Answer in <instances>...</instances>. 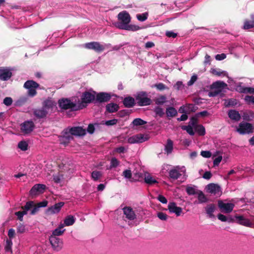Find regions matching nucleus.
Wrapping results in <instances>:
<instances>
[{
  "instance_id": "1",
  "label": "nucleus",
  "mask_w": 254,
  "mask_h": 254,
  "mask_svg": "<svg viewBox=\"0 0 254 254\" xmlns=\"http://www.w3.org/2000/svg\"><path fill=\"white\" fill-rule=\"evenodd\" d=\"M96 94V92L95 91H86L83 92L81 96V102L79 104V108L82 109L86 108L87 104L91 103L95 104Z\"/></svg>"
},
{
  "instance_id": "2",
  "label": "nucleus",
  "mask_w": 254,
  "mask_h": 254,
  "mask_svg": "<svg viewBox=\"0 0 254 254\" xmlns=\"http://www.w3.org/2000/svg\"><path fill=\"white\" fill-rule=\"evenodd\" d=\"M53 107V103L50 100L45 101L41 108L33 110L34 116L38 119H44L47 117L48 110Z\"/></svg>"
},
{
  "instance_id": "3",
  "label": "nucleus",
  "mask_w": 254,
  "mask_h": 254,
  "mask_svg": "<svg viewBox=\"0 0 254 254\" xmlns=\"http://www.w3.org/2000/svg\"><path fill=\"white\" fill-rule=\"evenodd\" d=\"M227 86V84L223 81H216L214 82L211 85V90L208 93L209 97H215L220 94V97L224 95V93H221L222 89Z\"/></svg>"
},
{
  "instance_id": "4",
  "label": "nucleus",
  "mask_w": 254,
  "mask_h": 254,
  "mask_svg": "<svg viewBox=\"0 0 254 254\" xmlns=\"http://www.w3.org/2000/svg\"><path fill=\"white\" fill-rule=\"evenodd\" d=\"M135 99L137 104L139 106L150 105L152 103L151 99L148 97L147 92L145 91L138 92L135 96Z\"/></svg>"
},
{
  "instance_id": "5",
  "label": "nucleus",
  "mask_w": 254,
  "mask_h": 254,
  "mask_svg": "<svg viewBox=\"0 0 254 254\" xmlns=\"http://www.w3.org/2000/svg\"><path fill=\"white\" fill-rule=\"evenodd\" d=\"M59 106L60 108L63 110L70 109L72 111H77L79 108V106H77L76 104L67 98H62L58 101Z\"/></svg>"
},
{
  "instance_id": "6",
  "label": "nucleus",
  "mask_w": 254,
  "mask_h": 254,
  "mask_svg": "<svg viewBox=\"0 0 254 254\" xmlns=\"http://www.w3.org/2000/svg\"><path fill=\"white\" fill-rule=\"evenodd\" d=\"M118 18L120 22L117 23V27L120 29L129 24L131 20L129 14L126 11L120 12L118 15Z\"/></svg>"
},
{
  "instance_id": "7",
  "label": "nucleus",
  "mask_w": 254,
  "mask_h": 254,
  "mask_svg": "<svg viewBox=\"0 0 254 254\" xmlns=\"http://www.w3.org/2000/svg\"><path fill=\"white\" fill-rule=\"evenodd\" d=\"M254 130V126L252 124L247 122L240 123L239 127L237 129V131L242 135L252 133Z\"/></svg>"
},
{
  "instance_id": "8",
  "label": "nucleus",
  "mask_w": 254,
  "mask_h": 254,
  "mask_svg": "<svg viewBox=\"0 0 254 254\" xmlns=\"http://www.w3.org/2000/svg\"><path fill=\"white\" fill-rule=\"evenodd\" d=\"M39 86V84L32 80L26 81L23 85L25 88L28 89V95L30 97H34L37 94L36 89Z\"/></svg>"
},
{
  "instance_id": "9",
  "label": "nucleus",
  "mask_w": 254,
  "mask_h": 254,
  "mask_svg": "<svg viewBox=\"0 0 254 254\" xmlns=\"http://www.w3.org/2000/svg\"><path fill=\"white\" fill-rule=\"evenodd\" d=\"M84 47L87 49L93 50L96 53H101L105 50V47L98 42H91L85 43Z\"/></svg>"
},
{
  "instance_id": "10",
  "label": "nucleus",
  "mask_w": 254,
  "mask_h": 254,
  "mask_svg": "<svg viewBox=\"0 0 254 254\" xmlns=\"http://www.w3.org/2000/svg\"><path fill=\"white\" fill-rule=\"evenodd\" d=\"M112 97L110 93L107 92H101L96 94L95 104L103 103L109 102Z\"/></svg>"
},
{
  "instance_id": "11",
  "label": "nucleus",
  "mask_w": 254,
  "mask_h": 254,
  "mask_svg": "<svg viewBox=\"0 0 254 254\" xmlns=\"http://www.w3.org/2000/svg\"><path fill=\"white\" fill-rule=\"evenodd\" d=\"M21 130L24 134L31 133L35 128V125L32 121H26L20 125Z\"/></svg>"
},
{
  "instance_id": "12",
  "label": "nucleus",
  "mask_w": 254,
  "mask_h": 254,
  "mask_svg": "<svg viewBox=\"0 0 254 254\" xmlns=\"http://www.w3.org/2000/svg\"><path fill=\"white\" fill-rule=\"evenodd\" d=\"M49 241L53 249L56 251H60L63 248V242L60 238L50 236Z\"/></svg>"
},
{
  "instance_id": "13",
  "label": "nucleus",
  "mask_w": 254,
  "mask_h": 254,
  "mask_svg": "<svg viewBox=\"0 0 254 254\" xmlns=\"http://www.w3.org/2000/svg\"><path fill=\"white\" fill-rule=\"evenodd\" d=\"M218 206L221 212L229 213L233 210L234 204L231 203H224L222 200H219Z\"/></svg>"
},
{
  "instance_id": "14",
  "label": "nucleus",
  "mask_w": 254,
  "mask_h": 254,
  "mask_svg": "<svg viewBox=\"0 0 254 254\" xmlns=\"http://www.w3.org/2000/svg\"><path fill=\"white\" fill-rule=\"evenodd\" d=\"M72 139H73V137L67 128L64 130L63 132V134L61 136L59 140L61 144H63L66 146L68 144L70 141Z\"/></svg>"
},
{
  "instance_id": "15",
  "label": "nucleus",
  "mask_w": 254,
  "mask_h": 254,
  "mask_svg": "<svg viewBox=\"0 0 254 254\" xmlns=\"http://www.w3.org/2000/svg\"><path fill=\"white\" fill-rule=\"evenodd\" d=\"M235 218L236 219V223L246 227H252L253 224L250 220L246 218L244 216L236 214Z\"/></svg>"
},
{
  "instance_id": "16",
  "label": "nucleus",
  "mask_w": 254,
  "mask_h": 254,
  "mask_svg": "<svg viewBox=\"0 0 254 254\" xmlns=\"http://www.w3.org/2000/svg\"><path fill=\"white\" fill-rule=\"evenodd\" d=\"M46 188V186L43 184L35 185L30 190V195L34 196L38 194V193H43Z\"/></svg>"
},
{
  "instance_id": "17",
  "label": "nucleus",
  "mask_w": 254,
  "mask_h": 254,
  "mask_svg": "<svg viewBox=\"0 0 254 254\" xmlns=\"http://www.w3.org/2000/svg\"><path fill=\"white\" fill-rule=\"evenodd\" d=\"M124 214L128 220H133L136 218V215L133 209L130 206H125L123 208Z\"/></svg>"
},
{
  "instance_id": "18",
  "label": "nucleus",
  "mask_w": 254,
  "mask_h": 254,
  "mask_svg": "<svg viewBox=\"0 0 254 254\" xmlns=\"http://www.w3.org/2000/svg\"><path fill=\"white\" fill-rule=\"evenodd\" d=\"M71 135L84 136L86 134V130L81 127H74L68 129Z\"/></svg>"
},
{
  "instance_id": "19",
  "label": "nucleus",
  "mask_w": 254,
  "mask_h": 254,
  "mask_svg": "<svg viewBox=\"0 0 254 254\" xmlns=\"http://www.w3.org/2000/svg\"><path fill=\"white\" fill-rule=\"evenodd\" d=\"M168 209L170 213H175L177 216H179L182 213V208L177 206L174 202H170L168 206Z\"/></svg>"
},
{
  "instance_id": "20",
  "label": "nucleus",
  "mask_w": 254,
  "mask_h": 254,
  "mask_svg": "<svg viewBox=\"0 0 254 254\" xmlns=\"http://www.w3.org/2000/svg\"><path fill=\"white\" fill-rule=\"evenodd\" d=\"M208 191L209 193L214 194L220 195L222 193L220 187L215 184H209L207 186Z\"/></svg>"
},
{
  "instance_id": "21",
  "label": "nucleus",
  "mask_w": 254,
  "mask_h": 254,
  "mask_svg": "<svg viewBox=\"0 0 254 254\" xmlns=\"http://www.w3.org/2000/svg\"><path fill=\"white\" fill-rule=\"evenodd\" d=\"M12 76V72L6 68H0V79L3 81L8 80Z\"/></svg>"
},
{
  "instance_id": "22",
  "label": "nucleus",
  "mask_w": 254,
  "mask_h": 254,
  "mask_svg": "<svg viewBox=\"0 0 254 254\" xmlns=\"http://www.w3.org/2000/svg\"><path fill=\"white\" fill-rule=\"evenodd\" d=\"M64 202H60L56 203L53 206L49 207L47 210V213L50 214L57 213L60 212L61 208L64 206Z\"/></svg>"
},
{
  "instance_id": "23",
  "label": "nucleus",
  "mask_w": 254,
  "mask_h": 254,
  "mask_svg": "<svg viewBox=\"0 0 254 254\" xmlns=\"http://www.w3.org/2000/svg\"><path fill=\"white\" fill-rule=\"evenodd\" d=\"M119 109V106L116 103H111L106 106V112L109 113L116 112Z\"/></svg>"
},
{
  "instance_id": "24",
  "label": "nucleus",
  "mask_w": 254,
  "mask_h": 254,
  "mask_svg": "<svg viewBox=\"0 0 254 254\" xmlns=\"http://www.w3.org/2000/svg\"><path fill=\"white\" fill-rule=\"evenodd\" d=\"M123 102L125 107L128 108H132L135 105L134 99L130 96L125 98Z\"/></svg>"
},
{
  "instance_id": "25",
  "label": "nucleus",
  "mask_w": 254,
  "mask_h": 254,
  "mask_svg": "<svg viewBox=\"0 0 254 254\" xmlns=\"http://www.w3.org/2000/svg\"><path fill=\"white\" fill-rule=\"evenodd\" d=\"M228 115L231 120L239 121L241 119V115L239 112L235 110H231L228 112Z\"/></svg>"
},
{
  "instance_id": "26",
  "label": "nucleus",
  "mask_w": 254,
  "mask_h": 254,
  "mask_svg": "<svg viewBox=\"0 0 254 254\" xmlns=\"http://www.w3.org/2000/svg\"><path fill=\"white\" fill-rule=\"evenodd\" d=\"M216 209V206L214 204H210L205 207L206 213L208 214L210 218H214V215L213 212Z\"/></svg>"
},
{
  "instance_id": "27",
  "label": "nucleus",
  "mask_w": 254,
  "mask_h": 254,
  "mask_svg": "<svg viewBox=\"0 0 254 254\" xmlns=\"http://www.w3.org/2000/svg\"><path fill=\"white\" fill-rule=\"evenodd\" d=\"M254 27V16L251 15V20H246L244 22L243 29L248 30L249 29Z\"/></svg>"
},
{
  "instance_id": "28",
  "label": "nucleus",
  "mask_w": 254,
  "mask_h": 254,
  "mask_svg": "<svg viewBox=\"0 0 254 254\" xmlns=\"http://www.w3.org/2000/svg\"><path fill=\"white\" fill-rule=\"evenodd\" d=\"M34 206V201H27L25 205L23 206H22V209L23 210V211H21L24 216V215H26L27 214V211L29 210H30L33 206Z\"/></svg>"
},
{
  "instance_id": "29",
  "label": "nucleus",
  "mask_w": 254,
  "mask_h": 254,
  "mask_svg": "<svg viewBox=\"0 0 254 254\" xmlns=\"http://www.w3.org/2000/svg\"><path fill=\"white\" fill-rule=\"evenodd\" d=\"M169 174L170 178L174 180L178 179L182 175L180 172L176 169L170 170Z\"/></svg>"
},
{
  "instance_id": "30",
  "label": "nucleus",
  "mask_w": 254,
  "mask_h": 254,
  "mask_svg": "<svg viewBox=\"0 0 254 254\" xmlns=\"http://www.w3.org/2000/svg\"><path fill=\"white\" fill-rule=\"evenodd\" d=\"M166 115L168 117H174L177 115V110L173 107H170L166 109Z\"/></svg>"
},
{
  "instance_id": "31",
  "label": "nucleus",
  "mask_w": 254,
  "mask_h": 254,
  "mask_svg": "<svg viewBox=\"0 0 254 254\" xmlns=\"http://www.w3.org/2000/svg\"><path fill=\"white\" fill-rule=\"evenodd\" d=\"M173 149V142L170 139H168L167 143L165 145V150L168 153L170 154L172 152Z\"/></svg>"
},
{
  "instance_id": "32",
  "label": "nucleus",
  "mask_w": 254,
  "mask_h": 254,
  "mask_svg": "<svg viewBox=\"0 0 254 254\" xmlns=\"http://www.w3.org/2000/svg\"><path fill=\"white\" fill-rule=\"evenodd\" d=\"M75 219L72 215H68L64 220V224L65 226H71L75 222Z\"/></svg>"
},
{
  "instance_id": "33",
  "label": "nucleus",
  "mask_w": 254,
  "mask_h": 254,
  "mask_svg": "<svg viewBox=\"0 0 254 254\" xmlns=\"http://www.w3.org/2000/svg\"><path fill=\"white\" fill-rule=\"evenodd\" d=\"M194 130L200 136H203L205 134V127L202 125H197L194 127Z\"/></svg>"
},
{
  "instance_id": "34",
  "label": "nucleus",
  "mask_w": 254,
  "mask_h": 254,
  "mask_svg": "<svg viewBox=\"0 0 254 254\" xmlns=\"http://www.w3.org/2000/svg\"><path fill=\"white\" fill-rule=\"evenodd\" d=\"M155 103L156 105H161L166 102L167 97L166 95H161L155 99Z\"/></svg>"
},
{
  "instance_id": "35",
  "label": "nucleus",
  "mask_w": 254,
  "mask_h": 254,
  "mask_svg": "<svg viewBox=\"0 0 254 254\" xmlns=\"http://www.w3.org/2000/svg\"><path fill=\"white\" fill-rule=\"evenodd\" d=\"M144 182L145 183L151 185L156 183H158V182L154 179L149 174L147 175H145L144 177Z\"/></svg>"
},
{
  "instance_id": "36",
  "label": "nucleus",
  "mask_w": 254,
  "mask_h": 254,
  "mask_svg": "<svg viewBox=\"0 0 254 254\" xmlns=\"http://www.w3.org/2000/svg\"><path fill=\"white\" fill-rule=\"evenodd\" d=\"M197 195L198 200L199 203H205L208 201V198L206 197V196L204 195V194L203 193L202 191L199 190Z\"/></svg>"
},
{
  "instance_id": "37",
  "label": "nucleus",
  "mask_w": 254,
  "mask_h": 254,
  "mask_svg": "<svg viewBox=\"0 0 254 254\" xmlns=\"http://www.w3.org/2000/svg\"><path fill=\"white\" fill-rule=\"evenodd\" d=\"M211 72L213 75L218 76L221 75L225 76L227 74L226 71L219 68H211Z\"/></svg>"
},
{
  "instance_id": "38",
  "label": "nucleus",
  "mask_w": 254,
  "mask_h": 254,
  "mask_svg": "<svg viewBox=\"0 0 254 254\" xmlns=\"http://www.w3.org/2000/svg\"><path fill=\"white\" fill-rule=\"evenodd\" d=\"M199 190H196L194 187L188 186L186 188V192L189 195L197 194Z\"/></svg>"
},
{
  "instance_id": "39",
  "label": "nucleus",
  "mask_w": 254,
  "mask_h": 254,
  "mask_svg": "<svg viewBox=\"0 0 254 254\" xmlns=\"http://www.w3.org/2000/svg\"><path fill=\"white\" fill-rule=\"evenodd\" d=\"M140 28L135 25H128V24L126 25L125 27H121V29L126 30L128 31H135L139 30Z\"/></svg>"
},
{
  "instance_id": "40",
  "label": "nucleus",
  "mask_w": 254,
  "mask_h": 254,
  "mask_svg": "<svg viewBox=\"0 0 254 254\" xmlns=\"http://www.w3.org/2000/svg\"><path fill=\"white\" fill-rule=\"evenodd\" d=\"M224 104L226 107H233L237 104V100L233 98L229 99L226 100Z\"/></svg>"
},
{
  "instance_id": "41",
  "label": "nucleus",
  "mask_w": 254,
  "mask_h": 254,
  "mask_svg": "<svg viewBox=\"0 0 254 254\" xmlns=\"http://www.w3.org/2000/svg\"><path fill=\"white\" fill-rule=\"evenodd\" d=\"M146 123H147V122L146 121L143 120L142 119H141L140 118H136V119H134L132 122V124L134 126H136V127L144 125Z\"/></svg>"
},
{
  "instance_id": "42",
  "label": "nucleus",
  "mask_w": 254,
  "mask_h": 254,
  "mask_svg": "<svg viewBox=\"0 0 254 254\" xmlns=\"http://www.w3.org/2000/svg\"><path fill=\"white\" fill-rule=\"evenodd\" d=\"M102 176V173L99 171H94L91 173V178L95 181H97Z\"/></svg>"
},
{
  "instance_id": "43",
  "label": "nucleus",
  "mask_w": 254,
  "mask_h": 254,
  "mask_svg": "<svg viewBox=\"0 0 254 254\" xmlns=\"http://www.w3.org/2000/svg\"><path fill=\"white\" fill-rule=\"evenodd\" d=\"M12 242L11 240H7L6 241V245L4 249L6 252H9L10 254L12 253Z\"/></svg>"
},
{
  "instance_id": "44",
  "label": "nucleus",
  "mask_w": 254,
  "mask_h": 254,
  "mask_svg": "<svg viewBox=\"0 0 254 254\" xmlns=\"http://www.w3.org/2000/svg\"><path fill=\"white\" fill-rule=\"evenodd\" d=\"M182 129L183 130H186V131L190 135H193L194 134V132L193 130V128L190 125L188 126H182Z\"/></svg>"
},
{
  "instance_id": "45",
  "label": "nucleus",
  "mask_w": 254,
  "mask_h": 254,
  "mask_svg": "<svg viewBox=\"0 0 254 254\" xmlns=\"http://www.w3.org/2000/svg\"><path fill=\"white\" fill-rule=\"evenodd\" d=\"M64 231H65V229L60 230L57 228L56 229H55L53 231L52 234L50 236L57 237V236H60L64 234Z\"/></svg>"
},
{
  "instance_id": "46",
  "label": "nucleus",
  "mask_w": 254,
  "mask_h": 254,
  "mask_svg": "<svg viewBox=\"0 0 254 254\" xmlns=\"http://www.w3.org/2000/svg\"><path fill=\"white\" fill-rule=\"evenodd\" d=\"M154 112L156 115L160 117H163L164 115L163 109L159 106H157L154 108Z\"/></svg>"
},
{
  "instance_id": "47",
  "label": "nucleus",
  "mask_w": 254,
  "mask_h": 254,
  "mask_svg": "<svg viewBox=\"0 0 254 254\" xmlns=\"http://www.w3.org/2000/svg\"><path fill=\"white\" fill-rule=\"evenodd\" d=\"M148 14L147 12H145L142 14H137L136 15V18L138 20L140 21H144L147 19Z\"/></svg>"
},
{
  "instance_id": "48",
  "label": "nucleus",
  "mask_w": 254,
  "mask_h": 254,
  "mask_svg": "<svg viewBox=\"0 0 254 254\" xmlns=\"http://www.w3.org/2000/svg\"><path fill=\"white\" fill-rule=\"evenodd\" d=\"M18 147L22 151H26L28 149V144L25 141H21L18 144Z\"/></svg>"
},
{
  "instance_id": "49",
  "label": "nucleus",
  "mask_w": 254,
  "mask_h": 254,
  "mask_svg": "<svg viewBox=\"0 0 254 254\" xmlns=\"http://www.w3.org/2000/svg\"><path fill=\"white\" fill-rule=\"evenodd\" d=\"M103 125H106L107 126H112L115 125L118 123V120L114 119L111 120L103 121Z\"/></svg>"
},
{
  "instance_id": "50",
  "label": "nucleus",
  "mask_w": 254,
  "mask_h": 254,
  "mask_svg": "<svg viewBox=\"0 0 254 254\" xmlns=\"http://www.w3.org/2000/svg\"><path fill=\"white\" fill-rule=\"evenodd\" d=\"M135 137L136 141H137V143H142L147 139L146 138L144 137V135L141 133L135 135Z\"/></svg>"
},
{
  "instance_id": "51",
  "label": "nucleus",
  "mask_w": 254,
  "mask_h": 254,
  "mask_svg": "<svg viewBox=\"0 0 254 254\" xmlns=\"http://www.w3.org/2000/svg\"><path fill=\"white\" fill-rule=\"evenodd\" d=\"M154 87L156 88V89L160 91H162L165 89H168V88L163 83H159L155 84L154 85Z\"/></svg>"
},
{
  "instance_id": "52",
  "label": "nucleus",
  "mask_w": 254,
  "mask_h": 254,
  "mask_svg": "<svg viewBox=\"0 0 254 254\" xmlns=\"http://www.w3.org/2000/svg\"><path fill=\"white\" fill-rule=\"evenodd\" d=\"M241 92L244 93H250L254 94V88L253 87H244L241 91Z\"/></svg>"
},
{
  "instance_id": "53",
  "label": "nucleus",
  "mask_w": 254,
  "mask_h": 254,
  "mask_svg": "<svg viewBox=\"0 0 254 254\" xmlns=\"http://www.w3.org/2000/svg\"><path fill=\"white\" fill-rule=\"evenodd\" d=\"M110 164V169L116 168L119 165V161L116 158H113L111 160Z\"/></svg>"
},
{
  "instance_id": "54",
  "label": "nucleus",
  "mask_w": 254,
  "mask_h": 254,
  "mask_svg": "<svg viewBox=\"0 0 254 254\" xmlns=\"http://www.w3.org/2000/svg\"><path fill=\"white\" fill-rule=\"evenodd\" d=\"M197 118L198 117L197 116H196V115L190 118V120L189 123V124H190V125L191 127H194L196 125H197V123L198 121Z\"/></svg>"
},
{
  "instance_id": "55",
  "label": "nucleus",
  "mask_w": 254,
  "mask_h": 254,
  "mask_svg": "<svg viewBox=\"0 0 254 254\" xmlns=\"http://www.w3.org/2000/svg\"><path fill=\"white\" fill-rule=\"evenodd\" d=\"M157 217L161 220L166 221L168 219V216L165 213L159 212L157 213Z\"/></svg>"
},
{
  "instance_id": "56",
  "label": "nucleus",
  "mask_w": 254,
  "mask_h": 254,
  "mask_svg": "<svg viewBox=\"0 0 254 254\" xmlns=\"http://www.w3.org/2000/svg\"><path fill=\"white\" fill-rule=\"evenodd\" d=\"M123 176L126 179H130L132 177L131 170H126L123 172Z\"/></svg>"
},
{
  "instance_id": "57",
  "label": "nucleus",
  "mask_w": 254,
  "mask_h": 254,
  "mask_svg": "<svg viewBox=\"0 0 254 254\" xmlns=\"http://www.w3.org/2000/svg\"><path fill=\"white\" fill-rule=\"evenodd\" d=\"M31 211L30 212L31 215H35L36 213H37L40 210V207L38 206V205L36 204H35L34 203V206L31 209Z\"/></svg>"
},
{
  "instance_id": "58",
  "label": "nucleus",
  "mask_w": 254,
  "mask_h": 254,
  "mask_svg": "<svg viewBox=\"0 0 254 254\" xmlns=\"http://www.w3.org/2000/svg\"><path fill=\"white\" fill-rule=\"evenodd\" d=\"M12 101L11 97H7L4 99L3 103L5 105L9 106L12 104Z\"/></svg>"
},
{
  "instance_id": "59",
  "label": "nucleus",
  "mask_w": 254,
  "mask_h": 254,
  "mask_svg": "<svg viewBox=\"0 0 254 254\" xmlns=\"http://www.w3.org/2000/svg\"><path fill=\"white\" fill-rule=\"evenodd\" d=\"M200 154L205 158H210L211 156V153L209 151H202Z\"/></svg>"
},
{
  "instance_id": "60",
  "label": "nucleus",
  "mask_w": 254,
  "mask_h": 254,
  "mask_svg": "<svg viewBox=\"0 0 254 254\" xmlns=\"http://www.w3.org/2000/svg\"><path fill=\"white\" fill-rule=\"evenodd\" d=\"M197 79V76L196 75H192L191 77L190 80L188 82V85L189 86L192 85L196 81Z\"/></svg>"
},
{
  "instance_id": "61",
  "label": "nucleus",
  "mask_w": 254,
  "mask_h": 254,
  "mask_svg": "<svg viewBox=\"0 0 254 254\" xmlns=\"http://www.w3.org/2000/svg\"><path fill=\"white\" fill-rule=\"evenodd\" d=\"M95 131V127L93 124H90L87 128V131L90 133L92 134Z\"/></svg>"
},
{
  "instance_id": "62",
  "label": "nucleus",
  "mask_w": 254,
  "mask_h": 254,
  "mask_svg": "<svg viewBox=\"0 0 254 254\" xmlns=\"http://www.w3.org/2000/svg\"><path fill=\"white\" fill-rule=\"evenodd\" d=\"M174 87L177 90L181 89L184 87L183 82L180 81H177V83L175 84Z\"/></svg>"
},
{
  "instance_id": "63",
  "label": "nucleus",
  "mask_w": 254,
  "mask_h": 254,
  "mask_svg": "<svg viewBox=\"0 0 254 254\" xmlns=\"http://www.w3.org/2000/svg\"><path fill=\"white\" fill-rule=\"evenodd\" d=\"M187 112H195L194 106L193 104H189L186 107Z\"/></svg>"
},
{
  "instance_id": "64",
  "label": "nucleus",
  "mask_w": 254,
  "mask_h": 254,
  "mask_svg": "<svg viewBox=\"0 0 254 254\" xmlns=\"http://www.w3.org/2000/svg\"><path fill=\"white\" fill-rule=\"evenodd\" d=\"M245 100L249 103H252L254 104V97L253 96L247 95L245 97Z\"/></svg>"
}]
</instances>
